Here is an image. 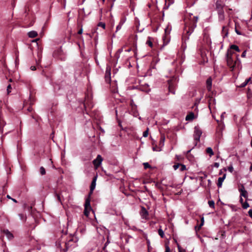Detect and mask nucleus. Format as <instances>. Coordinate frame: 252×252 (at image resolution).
Segmentation results:
<instances>
[{
	"instance_id": "f257e3e1",
	"label": "nucleus",
	"mask_w": 252,
	"mask_h": 252,
	"mask_svg": "<svg viewBox=\"0 0 252 252\" xmlns=\"http://www.w3.org/2000/svg\"><path fill=\"white\" fill-rule=\"evenodd\" d=\"M226 61L228 66L231 71L235 68H241V62L239 59V55L233 51L228 50L226 54Z\"/></svg>"
},
{
	"instance_id": "f03ea898",
	"label": "nucleus",
	"mask_w": 252,
	"mask_h": 252,
	"mask_svg": "<svg viewBox=\"0 0 252 252\" xmlns=\"http://www.w3.org/2000/svg\"><path fill=\"white\" fill-rule=\"evenodd\" d=\"M192 14L189 15V20L190 21L189 24H186L185 29L187 31V33L189 36L193 32L194 29L196 27V23L198 21L197 16H192Z\"/></svg>"
},
{
	"instance_id": "7ed1b4c3",
	"label": "nucleus",
	"mask_w": 252,
	"mask_h": 252,
	"mask_svg": "<svg viewBox=\"0 0 252 252\" xmlns=\"http://www.w3.org/2000/svg\"><path fill=\"white\" fill-rule=\"evenodd\" d=\"M202 134V131L200 129L199 127L198 126H196L194 127V139L196 142L199 141L200 140V137Z\"/></svg>"
},
{
	"instance_id": "20e7f679",
	"label": "nucleus",
	"mask_w": 252,
	"mask_h": 252,
	"mask_svg": "<svg viewBox=\"0 0 252 252\" xmlns=\"http://www.w3.org/2000/svg\"><path fill=\"white\" fill-rule=\"evenodd\" d=\"M102 160L103 158L101 156L99 155H97L96 158L93 161V164L96 168H98L100 166Z\"/></svg>"
},
{
	"instance_id": "39448f33",
	"label": "nucleus",
	"mask_w": 252,
	"mask_h": 252,
	"mask_svg": "<svg viewBox=\"0 0 252 252\" xmlns=\"http://www.w3.org/2000/svg\"><path fill=\"white\" fill-rule=\"evenodd\" d=\"M97 177L95 176L92 182L91 186H90V194H91L94 190V189L96 186V181Z\"/></svg>"
},
{
	"instance_id": "423d86ee",
	"label": "nucleus",
	"mask_w": 252,
	"mask_h": 252,
	"mask_svg": "<svg viewBox=\"0 0 252 252\" xmlns=\"http://www.w3.org/2000/svg\"><path fill=\"white\" fill-rule=\"evenodd\" d=\"M225 177L226 174H224L222 177L219 178L217 183V186L219 188H221L222 187V183L225 179Z\"/></svg>"
},
{
	"instance_id": "0eeeda50",
	"label": "nucleus",
	"mask_w": 252,
	"mask_h": 252,
	"mask_svg": "<svg viewBox=\"0 0 252 252\" xmlns=\"http://www.w3.org/2000/svg\"><path fill=\"white\" fill-rule=\"evenodd\" d=\"M212 82V80L211 77H209V78L207 79V80L206 81V85H207V90L209 91H210L211 90Z\"/></svg>"
},
{
	"instance_id": "6e6552de",
	"label": "nucleus",
	"mask_w": 252,
	"mask_h": 252,
	"mask_svg": "<svg viewBox=\"0 0 252 252\" xmlns=\"http://www.w3.org/2000/svg\"><path fill=\"white\" fill-rule=\"evenodd\" d=\"M141 215L143 219H146L148 215V213L147 211L144 207H142V208L141 209Z\"/></svg>"
},
{
	"instance_id": "1a4fd4ad",
	"label": "nucleus",
	"mask_w": 252,
	"mask_h": 252,
	"mask_svg": "<svg viewBox=\"0 0 252 252\" xmlns=\"http://www.w3.org/2000/svg\"><path fill=\"white\" fill-rule=\"evenodd\" d=\"M3 232L6 236L8 239L11 240L13 238V234L8 230H4Z\"/></svg>"
},
{
	"instance_id": "9d476101",
	"label": "nucleus",
	"mask_w": 252,
	"mask_h": 252,
	"mask_svg": "<svg viewBox=\"0 0 252 252\" xmlns=\"http://www.w3.org/2000/svg\"><path fill=\"white\" fill-rule=\"evenodd\" d=\"M216 8L218 10V12L221 11H223L222 9V5L220 3V2L219 1H217L216 3Z\"/></svg>"
},
{
	"instance_id": "9b49d317",
	"label": "nucleus",
	"mask_w": 252,
	"mask_h": 252,
	"mask_svg": "<svg viewBox=\"0 0 252 252\" xmlns=\"http://www.w3.org/2000/svg\"><path fill=\"white\" fill-rule=\"evenodd\" d=\"M105 79L106 81H110V70L107 68L105 74Z\"/></svg>"
},
{
	"instance_id": "f8f14e48",
	"label": "nucleus",
	"mask_w": 252,
	"mask_h": 252,
	"mask_svg": "<svg viewBox=\"0 0 252 252\" xmlns=\"http://www.w3.org/2000/svg\"><path fill=\"white\" fill-rule=\"evenodd\" d=\"M219 15V19L220 21H223L224 19V15L223 11L218 12Z\"/></svg>"
},
{
	"instance_id": "ddd939ff",
	"label": "nucleus",
	"mask_w": 252,
	"mask_h": 252,
	"mask_svg": "<svg viewBox=\"0 0 252 252\" xmlns=\"http://www.w3.org/2000/svg\"><path fill=\"white\" fill-rule=\"evenodd\" d=\"M28 35L31 38H34L37 35V32L34 31H31L28 32Z\"/></svg>"
},
{
	"instance_id": "4468645a",
	"label": "nucleus",
	"mask_w": 252,
	"mask_h": 252,
	"mask_svg": "<svg viewBox=\"0 0 252 252\" xmlns=\"http://www.w3.org/2000/svg\"><path fill=\"white\" fill-rule=\"evenodd\" d=\"M85 208H89V210H91L90 200L89 198H88L85 201Z\"/></svg>"
},
{
	"instance_id": "2eb2a0df",
	"label": "nucleus",
	"mask_w": 252,
	"mask_h": 252,
	"mask_svg": "<svg viewBox=\"0 0 252 252\" xmlns=\"http://www.w3.org/2000/svg\"><path fill=\"white\" fill-rule=\"evenodd\" d=\"M229 50H230L231 51H232V50H234L238 52H239L240 51L238 46L236 45H231Z\"/></svg>"
},
{
	"instance_id": "dca6fc26",
	"label": "nucleus",
	"mask_w": 252,
	"mask_h": 252,
	"mask_svg": "<svg viewBox=\"0 0 252 252\" xmlns=\"http://www.w3.org/2000/svg\"><path fill=\"white\" fill-rule=\"evenodd\" d=\"M206 152L210 155V156L214 155V152L213 151L211 147H208L206 149Z\"/></svg>"
},
{
	"instance_id": "f3484780",
	"label": "nucleus",
	"mask_w": 252,
	"mask_h": 252,
	"mask_svg": "<svg viewBox=\"0 0 252 252\" xmlns=\"http://www.w3.org/2000/svg\"><path fill=\"white\" fill-rule=\"evenodd\" d=\"M240 194H241V196H243L245 198H247L248 195V192L246 190H245L244 191L240 192Z\"/></svg>"
},
{
	"instance_id": "a211bd4d",
	"label": "nucleus",
	"mask_w": 252,
	"mask_h": 252,
	"mask_svg": "<svg viewBox=\"0 0 252 252\" xmlns=\"http://www.w3.org/2000/svg\"><path fill=\"white\" fill-rule=\"evenodd\" d=\"M158 233L159 235L161 238H164V232L160 228L158 229Z\"/></svg>"
},
{
	"instance_id": "6ab92c4d",
	"label": "nucleus",
	"mask_w": 252,
	"mask_h": 252,
	"mask_svg": "<svg viewBox=\"0 0 252 252\" xmlns=\"http://www.w3.org/2000/svg\"><path fill=\"white\" fill-rule=\"evenodd\" d=\"M124 21H121L119 24L117 26V28H116V32H118L119 30H120L121 28H122V26L123 25V24H124Z\"/></svg>"
},
{
	"instance_id": "aec40b11",
	"label": "nucleus",
	"mask_w": 252,
	"mask_h": 252,
	"mask_svg": "<svg viewBox=\"0 0 252 252\" xmlns=\"http://www.w3.org/2000/svg\"><path fill=\"white\" fill-rule=\"evenodd\" d=\"M208 204L209 206L211 208H214L215 207V202L213 200H210L208 201Z\"/></svg>"
},
{
	"instance_id": "412c9836",
	"label": "nucleus",
	"mask_w": 252,
	"mask_h": 252,
	"mask_svg": "<svg viewBox=\"0 0 252 252\" xmlns=\"http://www.w3.org/2000/svg\"><path fill=\"white\" fill-rule=\"evenodd\" d=\"M222 32L224 33V36H227L228 34L227 29L224 26L222 28Z\"/></svg>"
},
{
	"instance_id": "4be33fe9",
	"label": "nucleus",
	"mask_w": 252,
	"mask_h": 252,
	"mask_svg": "<svg viewBox=\"0 0 252 252\" xmlns=\"http://www.w3.org/2000/svg\"><path fill=\"white\" fill-rule=\"evenodd\" d=\"M90 210H89V208H85V210H84V215L87 216V217H88L89 216V211Z\"/></svg>"
},
{
	"instance_id": "5701e85b",
	"label": "nucleus",
	"mask_w": 252,
	"mask_h": 252,
	"mask_svg": "<svg viewBox=\"0 0 252 252\" xmlns=\"http://www.w3.org/2000/svg\"><path fill=\"white\" fill-rule=\"evenodd\" d=\"M40 174L42 175H43L45 174V173H46L45 169H44V168L43 167H40Z\"/></svg>"
},
{
	"instance_id": "b1692460",
	"label": "nucleus",
	"mask_w": 252,
	"mask_h": 252,
	"mask_svg": "<svg viewBox=\"0 0 252 252\" xmlns=\"http://www.w3.org/2000/svg\"><path fill=\"white\" fill-rule=\"evenodd\" d=\"M194 114L193 113H191L189 115H187L186 117V120H189V119H192L193 117Z\"/></svg>"
},
{
	"instance_id": "393cba45",
	"label": "nucleus",
	"mask_w": 252,
	"mask_h": 252,
	"mask_svg": "<svg viewBox=\"0 0 252 252\" xmlns=\"http://www.w3.org/2000/svg\"><path fill=\"white\" fill-rule=\"evenodd\" d=\"M97 26L98 27H102L103 29H105V23H102V22H99L98 25H97Z\"/></svg>"
},
{
	"instance_id": "a878e982",
	"label": "nucleus",
	"mask_w": 252,
	"mask_h": 252,
	"mask_svg": "<svg viewBox=\"0 0 252 252\" xmlns=\"http://www.w3.org/2000/svg\"><path fill=\"white\" fill-rule=\"evenodd\" d=\"M180 166H181V168H180V170L181 171H183L186 170V167L185 165L180 164Z\"/></svg>"
},
{
	"instance_id": "bb28decb",
	"label": "nucleus",
	"mask_w": 252,
	"mask_h": 252,
	"mask_svg": "<svg viewBox=\"0 0 252 252\" xmlns=\"http://www.w3.org/2000/svg\"><path fill=\"white\" fill-rule=\"evenodd\" d=\"M165 140L164 136H161L160 140V145L161 146L163 145V143Z\"/></svg>"
},
{
	"instance_id": "cd10ccee",
	"label": "nucleus",
	"mask_w": 252,
	"mask_h": 252,
	"mask_svg": "<svg viewBox=\"0 0 252 252\" xmlns=\"http://www.w3.org/2000/svg\"><path fill=\"white\" fill-rule=\"evenodd\" d=\"M249 207V204L248 202H245L243 204V208L244 209H247Z\"/></svg>"
},
{
	"instance_id": "c85d7f7f",
	"label": "nucleus",
	"mask_w": 252,
	"mask_h": 252,
	"mask_svg": "<svg viewBox=\"0 0 252 252\" xmlns=\"http://www.w3.org/2000/svg\"><path fill=\"white\" fill-rule=\"evenodd\" d=\"M149 128H147V130L143 132V136L145 137L148 136Z\"/></svg>"
},
{
	"instance_id": "c756f323",
	"label": "nucleus",
	"mask_w": 252,
	"mask_h": 252,
	"mask_svg": "<svg viewBox=\"0 0 252 252\" xmlns=\"http://www.w3.org/2000/svg\"><path fill=\"white\" fill-rule=\"evenodd\" d=\"M143 165H144V168L145 169L150 167V164L148 162L144 163Z\"/></svg>"
},
{
	"instance_id": "7c9ffc66",
	"label": "nucleus",
	"mask_w": 252,
	"mask_h": 252,
	"mask_svg": "<svg viewBox=\"0 0 252 252\" xmlns=\"http://www.w3.org/2000/svg\"><path fill=\"white\" fill-rule=\"evenodd\" d=\"M245 190H246V189H245V187H244V185H242L241 186V188H239V191L240 192H241L244 191Z\"/></svg>"
},
{
	"instance_id": "2f4dec72",
	"label": "nucleus",
	"mask_w": 252,
	"mask_h": 252,
	"mask_svg": "<svg viewBox=\"0 0 252 252\" xmlns=\"http://www.w3.org/2000/svg\"><path fill=\"white\" fill-rule=\"evenodd\" d=\"M5 124V123L4 122V121L2 120H0V128L1 129V127L2 126H3Z\"/></svg>"
},
{
	"instance_id": "473e14b6",
	"label": "nucleus",
	"mask_w": 252,
	"mask_h": 252,
	"mask_svg": "<svg viewBox=\"0 0 252 252\" xmlns=\"http://www.w3.org/2000/svg\"><path fill=\"white\" fill-rule=\"evenodd\" d=\"M180 166V164L178 163L173 165V168L175 170H177Z\"/></svg>"
},
{
	"instance_id": "72a5a7b5",
	"label": "nucleus",
	"mask_w": 252,
	"mask_h": 252,
	"mask_svg": "<svg viewBox=\"0 0 252 252\" xmlns=\"http://www.w3.org/2000/svg\"><path fill=\"white\" fill-rule=\"evenodd\" d=\"M11 85H9L7 87V94H9L10 92H11Z\"/></svg>"
},
{
	"instance_id": "f704fd0d",
	"label": "nucleus",
	"mask_w": 252,
	"mask_h": 252,
	"mask_svg": "<svg viewBox=\"0 0 252 252\" xmlns=\"http://www.w3.org/2000/svg\"><path fill=\"white\" fill-rule=\"evenodd\" d=\"M228 170L230 172H232L233 171V167H232V166H229L228 167Z\"/></svg>"
},
{
	"instance_id": "c9c22d12",
	"label": "nucleus",
	"mask_w": 252,
	"mask_h": 252,
	"mask_svg": "<svg viewBox=\"0 0 252 252\" xmlns=\"http://www.w3.org/2000/svg\"><path fill=\"white\" fill-rule=\"evenodd\" d=\"M178 248L179 252H186L185 250H184V249H182L181 248V247H179V246H178Z\"/></svg>"
},
{
	"instance_id": "e433bc0d",
	"label": "nucleus",
	"mask_w": 252,
	"mask_h": 252,
	"mask_svg": "<svg viewBox=\"0 0 252 252\" xmlns=\"http://www.w3.org/2000/svg\"><path fill=\"white\" fill-rule=\"evenodd\" d=\"M248 214L249 216L252 219V209H250L249 212Z\"/></svg>"
},
{
	"instance_id": "4c0bfd02",
	"label": "nucleus",
	"mask_w": 252,
	"mask_h": 252,
	"mask_svg": "<svg viewBox=\"0 0 252 252\" xmlns=\"http://www.w3.org/2000/svg\"><path fill=\"white\" fill-rule=\"evenodd\" d=\"M147 44H148L150 47H152L153 46V43L150 40H148L147 41Z\"/></svg>"
},
{
	"instance_id": "58836bf2",
	"label": "nucleus",
	"mask_w": 252,
	"mask_h": 252,
	"mask_svg": "<svg viewBox=\"0 0 252 252\" xmlns=\"http://www.w3.org/2000/svg\"><path fill=\"white\" fill-rule=\"evenodd\" d=\"M247 82H246L245 81L241 85H240V87H245L247 85Z\"/></svg>"
},
{
	"instance_id": "ea45409f",
	"label": "nucleus",
	"mask_w": 252,
	"mask_h": 252,
	"mask_svg": "<svg viewBox=\"0 0 252 252\" xmlns=\"http://www.w3.org/2000/svg\"><path fill=\"white\" fill-rule=\"evenodd\" d=\"M165 252H170V248L168 246H166Z\"/></svg>"
},
{
	"instance_id": "a19ab883",
	"label": "nucleus",
	"mask_w": 252,
	"mask_h": 252,
	"mask_svg": "<svg viewBox=\"0 0 252 252\" xmlns=\"http://www.w3.org/2000/svg\"><path fill=\"white\" fill-rule=\"evenodd\" d=\"M220 166V164L218 162H215L214 164V166L216 167V168H218Z\"/></svg>"
},
{
	"instance_id": "79ce46f5",
	"label": "nucleus",
	"mask_w": 252,
	"mask_h": 252,
	"mask_svg": "<svg viewBox=\"0 0 252 252\" xmlns=\"http://www.w3.org/2000/svg\"><path fill=\"white\" fill-rule=\"evenodd\" d=\"M20 218V219L21 220H23L24 219V215L23 214H20L19 215Z\"/></svg>"
},
{
	"instance_id": "37998d69",
	"label": "nucleus",
	"mask_w": 252,
	"mask_h": 252,
	"mask_svg": "<svg viewBox=\"0 0 252 252\" xmlns=\"http://www.w3.org/2000/svg\"><path fill=\"white\" fill-rule=\"evenodd\" d=\"M246 51H244L242 55H241V57H243V58H244L246 57Z\"/></svg>"
},
{
	"instance_id": "c03bdc74",
	"label": "nucleus",
	"mask_w": 252,
	"mask_h": 252,
	"mask_svg": "<svg viewBox=\"0 0 252 252\" xmlns=\"http://www.w3.org/2000/svg\"><path fill=\"white\" fill-rule=\"evenodd\" d=\"M176 157L178 160H180L182 159V157L181 156L176 155Z\"/></svg>"
},
{
	"instance_id": "a18cd8bd",
	"label": "nucleus",
	"mask_w": 252,
	"mask_h": 252,
	"mask_svg": "<svg viewBox=\"0 0 252 252\" xmlns=\"http://www.w3.org/2000/svg\"><path fill=\"white\" fill-rule=\"evenodd\" d=\"M56 196H57V197L58 200L60 202H61V197H60V196L59 194H56Z\"/></svg>"
},
{
	"instance_id": "49530a36",
	"label": "nucleus",
	"mask_w": 252,
	"mask_h": 252,
	"mask_svg": "<svg viewBox=\"0 0 252 252\" xmlns=\"http://www.w3.org/2000/svg\"><path fill=\"white\" fill-rule=\"evenodd\" d=\"M235 32L239 35L242 34V33L236 28H235Z\"/></svg>"
},
{
	"instance_id": "de8ad7c7",
	"label": "nucleus",
	"mask_w": 252,
	"mask_h": 252,
	"mask_svg": "<svg viewBox=\"0 0 252 252\" xmlns=\"http://www.w3.org/2000/svg\"><path fill=\"white\" fill-rule=\"evenodd\" d=\"M31 69L32 70H35L36 69V67L35 66H32L31 67Z\"/></svg>"
},
{
	"instance_id": "09e8293b",
	"label": "nucleus",
	"mask_w": 252,
	"mask_h": 252,
	"mask_svg": "<svg viewBox=\"0 0 252 252\" xmlns=\"http://www.w3.org/2000/svg\"><path fill=\"white\" fill-rule=\"evenodd\" d=\"M224 114H225V112H223L221 115L220 117H221V120H222L224 119Z\"/></svg>"
},
{
	"instance_id": "8fccbe9b",
	"label": "nucleus",
	"mask_w": 252,
	"mask_h": 252,
	"mask_svg": "<svg viewBox=\"0 0 252 252\" xmlns=\"http://www.w3.org/2000/svg\"><path fill=\"white\" fill-rule=\"evenodd\" d=\"M82 32H83V30L82 29H81L80 30H79V31L78 32V33L79 34H81L82 33Z\"/></svg>"
},
{
	"instance_id": "3c124183",
	"label": "nucleus",
	"mask_w": 252,
	"mask_h": 252,
	"mask_svg": "<svg viewBox=\"0 0 252 252\" xmlns=\"http://www.w3.org/2000/svg\"><path fill=\"white\" fill-rule=\"evenodd\" d=\"M251 78H249L247 79L245 81V82H247V84H248V83H249V82L251 80Z\"/></svg>"
},
{
	"instance_id": "603ef678",
	"label": "nucleus",
	"mask_w": 252,
	"mask_h": 252,
	"mask_svg": "<svg viewBox=\"0 0 252 252\" xmlns=\"http://www.w3.org/2000/svg\"><path fill=\"white\" fill-rule=\"evenodd\" d=\"M11 199L13 202H14L15 203H17V200H16V199H15L13 198H12V199Z\"/></svg>"
},
{
	"instance_id": "864d4df0",
	"label": "nucleus",
	"mask_w": 252,
	"mask_h": 252,
	"mask_svg": "<svg viewBox=\"0 0 252 252\" xmlns=\"http://www.w3.org/2000/svg\"><path fill=\"white\" fill-rule=\"evenodd\" d=\"M240 202L241 203H243V199L242 197L240 198Z\"/></svg>"
},
{
	"instance_id": "5fc2aeb1",
	"label": "nucleus",
	"mask_w": 252,
	"mask_h": 252,
	"mask_svg": "<svg viewBox=\"0 0 252 252\" xmlns=\"http://www.w3.org/2000/svg\"><path fill=\"white\" fill-rule=\"evenodd\" d=\"M6 197L10 199H12V198L10 197L9 195H7Z\"/></svg>"
},
{
	"instance_id": "6e6d98bb",
	"label": "nucleus",
	"mask_w": 252,
	"mask_h": 252,
	"mask_svg": "<svg viewBox=\"0 0 252 252\" xmlns=\"http://www.w3.org/2000/svg\"><path fill=\"white\" fill-rule=\"evenodd\" d=\"M250 171H252V163L251 164V166H250Z\"/></svg>"
},
{
	"instance_id": "4d7b16f0",
	"label": "nucleus",
	"mask_w": 252,
	"mask_h": 252,
	"mask_svg": "<svg viewBox=\"0 0 252 252\" xmlns=\"http://www.w3.org/2000/svg\"><path fill=\"white\" fill-rule=\"evenodd\" d=\"M203 220H204V218H202V223L200 224V227L201 225H203Z\"/></svg>"
},
{
	"instance_id": "13d9d810",
	"label": "nucleus",
	"mask_w": 252,
	"mask_h": 252,
	"mask_svg": "<svg viewBox=\"0 0 252 252\" xmlns=\"http://www.w3.org/2000/svg\"><path fill=\"white\" fill-rule=\"evenodd\" d=\"M190 151H191V150L188 151L187 152V153H186V154H189Z\"/></svg>"
},
{
	"instance_id": "bf43d9fd",
	"label": "nucleus",
	"mask_w": 252,
	"mask_h": 252,
	"mask_svg": "<svg viewBox=\"0 0 252 252\" xmlns=\"http://www.w3.org/2000/svg\"><path fill=\"white\" fill-rule=\"evenodd\" d=\"M147 242L148 244H149L150 243V241L149 240H147Z\"/></svg>"
},
{
	"instance_id": "052dcab7",
	"label": "nucleus",
	"mask_w": 252,
	"mask_h": 252,
	"mask_svg": "<svg viewBox=\"0 0 252 252\" xmlns=\"http://www.w3.org/2000/svg\"><path fill=\"white\" fill-rule=\"evenodd\" d=\"M38 56L39 57V61L41 59V57L39 55H38Z\"/></svg>"
},
{
	"instance_id": "680f3d73",
	"label": "nucleus",
	"mask_w": 252,
	"mask_h": 252,
	"mask_svg": "<svg viewBox=\"0 0 252 252\" xmlns=\"http://www.w3.org/2000/svg\"><path fill=\"white\" fill-rule=\"evenodd\" d=\"M151 223H152V224H155V222H153V221H152V222H151Z\"/></svg>"
},
{
	"instance_id": "e2e57ef3",
	"label": "nucleus",
	"mask_w": 252,
	"mask_h": 252,
	"mask_svg": "<svg viewBox=\"0 0 252 252\" xmlns=\"http://www.w3.org/2000/svg\"><path fill=\"white\" fill-rule=\"evenodd\" d=\"M170 88H171V87H170V86H169V91H170Z\"/></svg>"
},
{
	"instance_id": "0e129e2a",
	"label": "nucleus",
	"mask_w": 252,
	"mask_h": 252,
	"mask_svg": "<svg viewBox=\"0 0 252 252\" xmlns=\"http://www.w3.org/2000/svg\"><path fill=\"white\" fill-rule=\"evenodd\" d=\"M9 81H10V82H11V81H12L11 79H10L9 80Z\"/></svg>"
},
{
	"instance_id": "69168bd1",
	"label": "nucleus",
	"mask_w": 252,
	"mask_h": 252,
	"mask_svg": "<svg viewBox=\"0 0 252 252\" xmlns=\"http://www.w3.org/2000/svg\"><path fill=\"white\" fill-rule=\"evenodd\" d=\"M211 181L210 180H208V183H210Z\"/></svg>"
},
{
	"instance_id": "338daca9",
	"label": "nucleus",
	"mask_w": 252,
	"mask_h": 252,
	"mask_svg": "<svg viewBox=\"0 0 252 252\" xmlns=\"http://www.w3.org/2000/svg\"><path fill=\"white\" fill-rule=\"evenodd\" d=\"M153 150L155 151V148H153Z\"/></svg>"
},
{
	"instance_id": "774afa93",
	"label": "nucleus",
	"mask_w": 252,
	"mask_h": 252,
	"mask_svg": "<svg viewBox=\"0 0 252 252\" xmlns=\"http://www.w3.org/2000/svg\"><path fill=\"white\" fill-rule=\"evenodd\" d=\"M221 174V171H220V174Z\"/></svg>"
}]
</instances>
